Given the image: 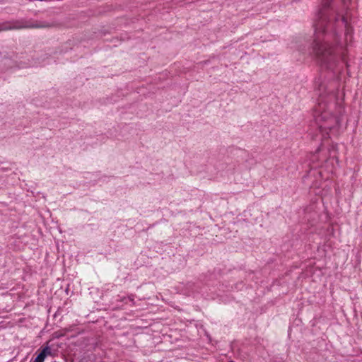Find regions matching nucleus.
<instances>
[{
	"mask_svg": "<svg viewBox=\"0 0 362 362\" xmlns=\"http://www.w3.org/2000/svg\"><path fill=\"white\" fill-rule=\"evenodd\" d=\"M344 5H346L348 0H341ZM332 0H323V8L318 14V21L315 24L314 38L306 39L299 37L292 42L291 47L296 49L300 52H308L313 54L322 69L331 71L335 75L337 72H341L342 66L339 59H341L342 64L348 66L345 59V49L341 45L337 42V47H333L328 42L327 35L332 31L333 35H337L336 24L339 22V16H334V22H332L327 16L326 8L330 5Z\"/></svg>",
	"mask_w": 362,
	"mask_h": 362,
	"instance_id": "f257e3e1",
	"label": "nucleus"
},
{
	"mask_svg": "<svg viewBox=\"0 0 362 362\" xmlns=\"http://www.w3.org/2000/svg\"><path fill=\"white\" fill-rule=\"evenodd\" d=\"M315 88L319 95L318 105L315 109L314 119L317 129L322 134V138L329 137V131L333 130L339 126V118L332 113L333 104L329 103L335 98L334 87L332 84H327L325 81L318 79L315 81Z\"/></svg>",
	"mask_w": 362,
	"mask_h": 362,
	"instance_id": "f03ea898",
	"label": "nucleus"
},
{
	"mask_svg": "<svg viewBox=\"0 0 362 362\" xmlns=\"http://www.w3.org/2000/svg\"><path fill=\"white\" fill-rule=\"evenodd\" d=\"M13 30H20L26 28H48L54 27L53 23H29L23 20L11 21Z\"/></svg>",
	"mask_w": 362,
	"mask_h": 362,
	"instance_id": "7ed1b4c3",
	"label": "nucleus"
},
{
	"mask_svg": "<svg viewBox=\"0 0 362 362\" xmlns=\"http://www.w3.org/2000/svg\"><path fill=\"white\" fill-rule=\"evenodd\" d=\"M340 21L341 25L345 28V37L346 43H348L349 41L351 42L353 29L349 26L346 17L344 16H341L340 18Z\"/></svg>",
	"mask_w": 362,
	"mask_h": 362,
	"instance_id": "20e7f679",
	"label": "nucleus"
},
{
	"mask_svg": "<svg viewBox=\"0 0 362 362\" xmlns=\"http://www.w3.org/2000/svg\"><path fill=\"white\" fill-rule=\"evenodd\" d=\"M48 354H50V349L49 347H45L35 358V362H43Z\"/></svg>",
	"mask_w": 362,
	"mask_h": 362,
	"instance_id": "39448f33",
	"label": "nucleus"
},
{
	"mask_svg": "<svg viewBox=\"0 0 362 362\" xmlns=\"http://www.w3.org/2000/svg\"><path fill=\"white\" fill-rule=\"evenodd\" d=\"M1 31H6L13 30V25H11V21H6L0 23Z\"/></svg>",
	"mask_w": 362,
	"mask_h": 362,
	"instance_id": "423d86ee",
	"label": "nucleus"
}]
</instances>
